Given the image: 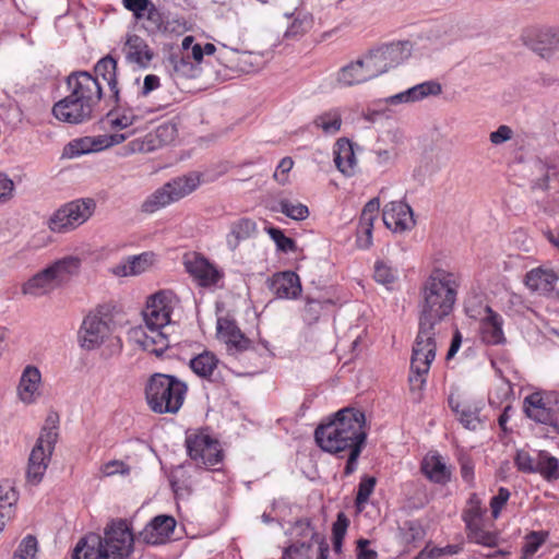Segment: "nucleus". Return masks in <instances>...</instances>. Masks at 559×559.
<instances>
[{
	"instance_id": "1",
	"label": "nucleus",
	"mask_w": 559,
	"mask_h": 559,
	"mask_svg": "<svg viewBox=\"0 0 559 559\" xmlns=\"http://www.w3.org/2000/svg\"><path fill=\"white\" fill-rule=\"evenodd\" d=\"M365 413L345 407L333 414L328 423L320 424L314 430L317 444L332 454L348 451L344 467V476L352 475L357 469V461L367 440Z\"/></svg>"
},
{
	"instance_id": "2",
	"label": "nucleus",
	"mask_w": 559,
	"mask_h": 559,
	"mask_svg": "<svg viewBox=\"0 0 559 559\" xmlns=\"http://www.w3.org/2000/svg\"><path fill=\"white\" fill-rule=\"evenodd\" d=\"M460 283L457 277L436 267L419 289L417 337L436 341L439 326L450 316L456 301Z\"/></svg>"
},
{
	"instance_id": "3",
	"label": "nucleus",
	"mask_w": 559,
	"mask_h": 559,
	"mask_svg": "<svg viewBox=\"0 0 559 559\" xmlns=\"http://www.w3.org/2000/svg\"><path fill=\"white\" fill-rule=\"evenodd\" d=\"M67 88L92 111L104 97L117 102L119 95L117 61L106 56L95 64L94 74L86 71L71 73L67 79Z\"/></svg>"
},
{
	"instance_id": "4",
	"label": "nucleus",
	"mask_w": 559,
	"mask_h": 559,
	"mask_svg": "<svg viewBox=\"0 0 559 559\" xmlns=\"http://www.w3.org/2000/svg\"><path fill=\"white\" fill-rule=\"evenodd\" d=\"M135 537L126 520H114L104 530V537L91 535L80 539L72 559H124L134 546Z\"/></svg>"
},
{
	"instance_id": "5",
	"label": "nucleus",
	"mask_w": 559,
	"mask_h": 559,
	"mask_svg": "<svg viewBox=\"0 0 559 559\" xmlns=\"http://www.w3.org/2000/svg\"><path fill=\"white\" fill-rule=\"evenodd\" d=\"M186 392L185 382L164 373L152 374L145 386L147 403L158 414H176L183 404Z\"/></svg>"
},
{
	"instance_id": "6",
	"label": "nucleus",
	"mask_w": 559,
	"mask_h": 559,
	"mask_svg": "<svg viewBox=\"0 0 559 559\" xmlns=\"http://www.w3.org/2000/svg\"><path fill=\"white\" fill-rule=\"evenodd\" d=\"M200 183L201 174L197 171L176 177L150 194L141 204V211L145 214H153L189 195L198 189Z\"/></svg>"
},
{
	"instance_id": "7",
	"label": "nucleus",
	"mask_w": 559,
	"mask_h": 559,
	"mask_svg": "<svg viewBox=\"0 0 559 559\" xmlns=\"http://www.w3.org/2000/svg\"><path fill=\"white\" fill-rule=\"evenodd\" d=\"M96 202L92 198L78 199L60 206L49 217L47 225L52 233H68L84 224L94 213Z\"/></svg>"
},
{
	"instance_id": "8",
	"label": "nucleus",
	"mask_w": 559,
	"mask_h": 559,
	"mask_svg": "<svg viewBox=\"0 0 559 559\" xmlns=\"http://www.w3.org/2000/svg\"><path fill=\"white\" fill-rule=\"evenodd\" d=\"M186 448L189 457L197 466L211 469L222 463L224 452L217 439L204 431H198L186 437Z\"/></svg>"
},
{
	"instance_id": "9",
	"label": "nucleus",
	"mask_w": 559,
	"mask_h": 559,
	"mask_svg": "<svg viewBox=\"0 0 559 559\" xmlns=\"http://www.w3.org/2000/svg\"><path fill=\"white\" fill-rule=\"evenodd\" d=\"M409 55L407 41H393L374 47L364 58L374 78L402 63Z\"/></svg>"
},
{
	"instance_id": "10",
	"label": "nucleus",
	"mask_w": 559,
	"mask_h": 559,
	"mask_svg": "<svg viewBox=\"0 0 559 559\" xmlns=\"http://www.w3.org/2000/svg\"><path fill=\"white\" fill-rule=\"evenodd\" d=\"M436 341H425L416 336L413 345L411 374L408 378L412 390H420L424 386L426 382L425 377L436 357Z\"/></svg>"
},
{
	"instance_id": "11",
	"label": "nucleus",
	"mask_w": 559,
	"mask_h": 559,
	"mask_svg": "<svg viewBox=\"0 0 559 559\" xmlns=\"http://www.w3.org/2000/svg\"><path fill=\"white\" fill-rule=\"evenodd\" d=\"M121 3L148 35L167 29L163 12L151 0H121Z\"/></svg>"
},
{
	"instance_id": "12",
	"label": "nucleus",
	"mask_w": 559,
	"mask_h": 559,
	"mask_svg": "<svg viewBox=\"0 0 559 559\" xmlns=\"http://www.w3.org/2000/svg\"><path fill=\"white\" fill-rule=\"evenodd\" d=\"M112 320L107 314L90 313L80 330V344L87 350L100 346L111 333Z\"/></svg>"
},
{
	"instance_id": "13",
	"label": "nucleus",
	"mask_w": 559,
	"mask_h": 559,
	"mask_svg": "<svg viewBox=\"0 0 559 559\" xmlns=\"http://www.w3.org/2000/svg\"><path fill=\"white\" fill-rule=\"evenodd\" d=\"M524 169L528 173L532 190L547 191L558 188L556 182L559 181V171L555 162H544L535 157L528 160Z\"/></svg>"
},
{
	"instance_id": "14",
	"label": "nucleus",
	"mask_w": 559,
	"mask_h": 559,
	"mask_svg": "<svg viewBox=\"0 0 559 559\" xmlns=\"http://www.w3.org/2000/svg\"><path fill=\"white\" fill-rule=\"evenodd\" d=\"M183 265L186 271L202 287L214 286L223 278V273L199 253L186 254Z\"/></svg>"
},
{
	"instance_id": "15",
	"label": "nucleus",
	"mask_w": 559,
	"mask_h": 559,
	"mask_svg": "<svg viewBox=\"0 0 559 559\" xmlns=\"http://www.w3.org/2000/svg\"><path fill=\"white\" fill-rule=\"evenodd\" d=\"M171 293L159 290L152 295L145 310L143 311L145 328H164L170 321Z\"/></svg>"
},
{
	"instance_id": "16",
	"label": "nucleus",
	"mask_w": 559,
	"mask_h": 559,
	"mask_svg": "<svg viewBox=\"0 0 559 559\" xmlns=\"http://www.w3.org/2000/svg\"><path fill=\"white\" fill-rule=\"evenodd\" d=\"M79 97H73L72 93L57 102L52 107L53 116L63 122L82 123L92 118L93 111L84 105Z\"/></svg>"
},
{
	"instance_id": "17",
	"label": "nucleus",
	"mask_w": 559,
	"mask_h": 559,
	"mask_svg": "<svg viewBox=\"0 0 559 559\" xmlns=\"http://www.w3.org/2000/svg\"><path fill=\"white\" fill-rule=\"evenodd\" d=\"M412 207L401 201H392L384 205L382 219L384 225L394 233H403L415 226Z\"/></svg>"
},
{
	"instance_id": "18",
	"label": "nucleus",
	"mask_w": 559,
	"mask_h": 559,
	"mask_svg": "<svg viewBox=\"0 0 559 559\" xmlns=\"http://www.w3.org/2000/svg\"><path fill=\"white\" fill-rule=\"evenodd\" d=\"M176 527V520L171 515L160 514L153 518L139 533L138 540L146 545L164 544L170 538Z\"/></svg>"
},
{
	"instance_id": "19",
	"label": "nucleus",
	"mask_w": 559,
	"mask_h": 559,
	"mask_svg": "<svg viewBox=\"0 0 559 559\" xmlns=\"http://www.w3.org/2000/svg\"><path fill=\"white\" fill-rule=\"evenodd\" d=\"M217 332L225 340L227 350L231 355H238L251 347V341L241 332L233 320L218 319Z\"/></svg>"
},
{
	"instance_id": "20",
	"label": "nucleus",
	"mask_w": 559,
	"mask_h": 559,
	"mask_svg": "<svg viewBox=\"0 0 559 559\" xmlns=\"http://www.w3.org/2000/svg\"><path fill=\"white\" fill-rule=\"evenodd\" d=\"M269 287L277 298L296 299L302 292L300 278L293 271L274 274Z\"/></svg>"
},
{
	"instance_id": "21",
	"label": "nucleus",
	"mask_w": 559,
	"mask_h": 559,
	"mask_svg": "<svg viewBox=\"0 0 559 559\" xmlns=\"http://www.w3.org/2000/svg\"><path fill=\"white\" fill-rule=\"evenodd\" d=\"M374 79L364 56L342 67L336 74V81L341 86L362 84Z\"/></svg>"
},
{
	"instance_id": "22",
	"label": "nucleus",
	"mask_w": 559,
	"mask_h": 559,
	"mask_svg": "<svg viewBox=\"0 0 559 559\" xmlns=\"http://www.w3.org/2000/svg\"><path fill=\"white\" fill-rule=\"evenodd\" d=\"M40 383L41 374L38 368L32 365L26 366L17 386L19 399L26 405L35 403L40 395Z\"/></svg>"
},
{
	"instance_id": "23",
	"label": "nucleus",
	"mask_w": 559,
	"mask_h": 559,
	"mask_svg": "<svg viewBox=\"0 0 559 559\" xmlns=\"http://www.w3.org/2000/svg\"><path fill=\"white\" fill-rule=\"evenodd\" d=\"M219 360L212 352L204 350L189 361L191 370L200 378L221 384L223 378L217 372Z\"/></svg>"
},
{
	"instance_id": "24",
	"label": "nucleus",
	"mask_w": 559,
	"mask_h": 559,
	"mask_svg": "<svg viewBox=\"0 0 559 559\" xmlns=\"http://www.w3.org/2000/svg\"><path fill=\"white\" fill-rule=\"evenodd\" d=\"M123 52L128 62L141 68L148 67L153 58V51L146 41L135 34L128 36L123 47Z\"/></svg>"
},
{
	"instance_id": "25",
	"label": "nucleus",
	"mask_w": 559,
	"mask_h": 559,
	"mask_svg": "<svg viewBox=\"0 0 559 559\" xmlns=\"http://www.w3.org/2000/svg\"><path fill=\"white\" fill-rule=\"evenodd\" d=\"M487 316L481 320L480 335L484 343L499 345L506 342L502 331V318L489 306L486 307Z\"/></svg>"
},
{
	"instance_id": "26",
	"label": "nucleus",
	"mask_w": 559,
	"mask_h": 559,
	"mask_svg": "<svg viewBox=\"0 0 559 559\" xmlns=\"http://www.w3.org/2000/svg\"><path fill=\"white\" fill-rule=\"evenodd\" d=\"M50 457L51 454H49V451H47L46 448L35 444L28 457L26 472L27 483L36 486L41 481Z\"/></svg>"
},
{
	"instance_id": "27",
	"label": "nucleus",
	"mask_w": 559,
	"mask_h": 559,
	"mask_svg": "<svg viewBox=\"0 0 559 559\" xmlns=\"http://www.w3.org/2000/svg\"><path fill=\"white\" fill-rule=\"evenodd\" d=\"M355 142H335L334 163L345 176H354L357 169Z\"/></svg>"
},
{
	"instance_id": "28",
	"label": "nucleus",
	"mask_w": 559,
	"mask_h": 559,
	"mask_svg": "<svg viewBox=\"0 0 559 559\" xmlns=\"http://www.w3.org/2000/svg\"><path fill=\"white\" fill-rule=\"evenodd\" d=\"M81 264L82 261L79 257L68 255L55 261L47 267L51 272L50 274L59 287L68 283L72 276L79 273Z\"/></svg>"
},
{
	"instance_id": "29",
	"label": "nucleus",
	"mask_w": 559,
	"mask_h": 559,
	"mask_svg": "<svg viewBox=\"0 0 559 559\" xmlns=\"http://www.w3.org/2000/svg\"><path fill=\"white\" fill-rule=\"evenodd\" d=\"M441 93V85L433 81L417 84L405 92L391 96V104L417 102L429 95H438Z\"/></svg>"
},
{
	"instance_id": "30",
	"label": "nucleus",
	"mask_w": 559,
	"mask_h": 559,
	"mask_svg": "<svg viewBox=\"0 0 559 559\" xmlns=\"http://www.w3.org/2000/svg\"><path fill=\"white\" fill-rule=\"evenodd\" d=\"M554 407H547L540 393L535 392L524 399V413L536 423H551Z\"/></svg>"
},
{
	"instance_id": "31",
	"label": "nucleus",
	"mask_w": 559,
	"mask_h": 559,
	"mask_svg": "<svg viewBox=\"0 0 559 559\" xmlns=\"http://www.w3.org/2000/svg\"><path fill=\"white\" fill-rule=\"evenodd\" d=\"M50 273L48 267H46L35 274L23 285L22 293L38 297L52 292L58 286Z\"/></svg>"
},
{
	"instance_id": "32",
	"label": "nucleus",
	"mask_w": 559,
	"mask_h": 559,
	"mask_svg": "<svg viewBox=\"0 0 559 559\" xmlns=\"http://www.w3.org/2000/svg\"><path fill=\"white\" fill-rule=\"evenodd\" d=\"M558 280L554 271L534 269L525 276L526 286L540 294H547L555 289V283Z\"/></svg>"
},
{
	"instance_id": "33",
	"label": "nucleus",
	"mask_w": 559,
	"mask_h": 559,
	"mask_svg": "<svg viewBox=\"0 0 559 559\" xmlns=\"http://www.w3.org/2000/svg\"><path fill=\"white\" fill-rule=\"evenodd\" d=\"M255 229L257 225L250 218L243 217L234 222L226 239L228 248L235 250L241 241L250 238L255 233Z\"/></svg>"
},
{
	"instance_id": "34",
	"label": "nucleus",
	"mask_w": 559,
	"mask_h": 559,
	"mask_svg": "<svg viewBox=\"0 0 559 559\" xmlns=\"http://www.w3.org/2000/svg\"><path fill=\"white\" fill-rule=\"evenodd\" d=\"M531 48L543 58H548L559 47V37L554 32L538 31L531 39Z\"/></svg>"
},
{
	"instance_id": "35",
	"label": "nucleus",
	"mask_w": 559,
	"mask_h": 559,
	"mask_svg": "<svg viewBox=\"0 0 559 559\" xmlns=\"http://www.w3.org/2000/svg\"><path fill=\"white\" fill-rule=\"evenodd\" d=\"M147 332H142L143 338L139 343L145 350H148L156 356H162L168 348L169 342L167 336L163 333V328H146Z\"/></svg>"
},
{
	"instance_id": "36",
	"label": "nucleus",
	"mask_w": 559,
	"mask_h": 559,
	"mask_svg": "<svg viewBox=\"0 0 559 559\" xmlns=\"http://www.w3.org/2000/svg\"><path fill=\"white\" fill-rule=\"evenodd\" d=\"M421 471L433 483L443 485L450 480L451 473L440 456L426 457Z\"/></svg>"
},
{
	"instance_id": "37",
	"label": "nucleus",
	"mask_w": 559,
	"mask_h": 559,
	"mask_svg": "<svg viewBox=\"0 0 559 559\" xmlns=\"http://www.w3.org/2000/svg\"><path fill=\"white\" fill-rule=\"evenodd\" d=\"M120 142H69L62 152V157L73 158L83 154L105 151Z\"/></svg>"
},
{
	"instance_id": "38",
	"label": "nucleus",
	"mask_w": 559,
	"mask_h": 559,
	"mask_svg": "<svg viewBox=\"0 0 559 559\" xmlns=\"http://www.w3.org/2000/svg\"><path fill=\"white\" fill-rule=\"evenodd\" d=\"M535 474H539L548 481L559 479V460L547 451H537Z\"/></svg>"
},
{
	"instance_id": "39",
	"label": "nucleus",
	"mask_w": 559,
	"mask_h": 559,
	"mask_svg": "<svg viewBox=\"0 0 559 559\" xmlns=\"http://www.w3.org/2000/svg\"><path fill=\"white\" fill-rule=\"evenodd\" d=\"M314 128L321 130L325 135H333L342 127V114L337 108H331L318 115L313 119Z\"/></svg>"
},
{
	"instance_id": "40",
	"label": "nucleus",
	"mask_w": 559,
	"mask_h": 559,
	"mask_svg": "<svg viewBox=\"0 0 559 559\" xmlns=\"http://www.w3.org/2000/svg\"><path fill=\"white\" fill-rule=\"evenodd\" d=\"M152 259L153 254L147 252L130 257L127 264L117 266L116 274L122 276L141 274L152 264Z\"/></svg>"
},
{
	"instance_id": "41",
	"label": "nucleus",
	"mask_w": 559,
	"mask_h": 559,
	"mask_svg": "<svg viewBox=\"0 0 559 559\" xmlns=\"http://www.w3.org/2000/svg\"><path fill=\"white\" fill-rule=\"evenodd\" d=\"M272 211L281 212L294 221H305L309 216V209L300 202H292L288 199H281Z\"/></svg>"
},
{
	"instance_id": "42",
	"label": "nucleus",
	"mask_w": 559,
	"mask_h": 559,
	"mask_svg": "<svg viewBox=\"0 0 559 559\" xmlns=\"http://www.w3.org/2000/svg\"><path fill=\"white\" fill-rule=\"evenodd\" d=\"M467 537L471 542L487 547H495L498 545L499 536L497 533L488 532L483 528V523H476L466 526Z\"/></svg>"
},
{
	"instance_id": "43",
	"label": "nucleus",
	"mask_w": 559,
	"mask_h": 559,
	"mask_svg": "<svg viewBox=\"0 0 559 559\" xmlns=\"http://www.w3.org/2000/svg\"><path fill=\"white\" fill-rule=\"evenodd\" d=\"M467 504L468 507L464 510L462 515L465 525L483 523V515L485 514L486 509H483L479 497L476 493H472Z\"/></svg>"
},
{
	"instance_id": "44",
	"label": "nucleus",
	"mask_w": 559,
	"mask_h": 559,
	"mask_svg": "<svg viewBox=\"0 0 559 559\" xmlns=\"http://www.w3.org/2000/svg\"><path fill=\"white\" fill-rule=\"evenodd\" d=\"M549 533L546 531H538V532H531L525 536L523 546H522V554L523 558L527 559L532 557L539 547L546 542L548 538Z\"/></svg>"
},
{
	"instance_id": "45",
	"label": "nucleus",
	"mask_w": 559,
	"mask_h": 559,
	"mask_svg": "<svg viewBox=\"0 0 559 559\" xmlns=\"http://www.w3.org/2000/svg\"><path fill=\"white\" fill-rule=\"evenodd\" d=\"M377 484V479L373 476L365 475L359 485L358 491L355 498V504L360 511L362 506L369 500V497L374 490V486Z\"/></svg>"
},
{
	"instance_id": "46",
	"label": "nucleus",
	"mask_w": 559,
	"mask_h": 559,
	"mask_svg": "<svg viewBox=\"0 0 559 559\" xmlns=\"http://www.w3.org/2000/svg\"><path fill=\"white\" fill-rule=\"evenodd\" d=\"M271 239L275 242L277 249L282 252H294L297 250V245L293 238L285 236L283 230L275 227H269L266 229Z\"/></svg>"
},
{
	"instance_id": "47",
	"label": "nucleus",
	"mask_w": 559,
	"mask_h": 559,
	"mask_svg": "<svg viewBox=\"0 0 559 559\" xmlns=\"http://www.w3.org/2000/svg\"><path fill=\"white\" fill-rule=\"evenodd\" d=\"M324 304L330 305L332 302L329 299L321 301V300H318V299L307 296L306 297V306L304 309V320L308 324L316 323L321 316V311L323 309Z\"/></svg>"
},
{
	"instance_id": "48",
	"label": "nucleus",
	"mask_w": 559,
	"mask_h": 559,
	"mask_svg": "<svg viewBox=\"0 0 559 559\" xmlns=\"http://www.w3.org/2000/svg\"><path fill=\"white\" fill-rule=\"evenodd\" d=\"M401 535L406 544H412L425 537V530L418 521H406L401 527Z\"/></svg>"
},
{
	"instance_id": "49",
	"label": "nucleus",
	"mask_w": 559,
	"mask_h": 559,
	"mask_svg": "<svg viewBox=\"0 0 559 559\" xmlns=\"http://www.w3.org/2000/svg\"><path fill=\"white\" fill-rule=\"evenodd\" d=\"M379 209L380 201L378 198L368 201L361 211L358 228L373 227V222L378 216Z\"/></svg>"
},
{
	"instance_id": "50",
	"label": "nucleus",
	"mask_w": 559,
	"mask_h": 559,
	"mask_svg": "<svg viewBox=\"0 0 559 559\" xmlns=\"http://www.w3.org/2000/svg\"><path fill=\"white\" fill-rule=\"evenodd\" d=\"M37 550L36 537L34 535H27L20 543L12 559H35Z\"/></svg>"
},
{
	"instance_id": "51",
	"label": "nucleus",
	"mask_w": 559,
	"mask_h": 559,
	"mask_svg": "<svg viewBox=\"0 0 559 559\" xmlns=\"http://www.w3.org/2000/svg\"><path fill=\"white\" fill-rule=\"evenodd\" d=\"M514 464L516 468L526 474H535L536 472V456H532L525 450H518L514 456Z\"/></svg>"
},
{
	"instance_id": "52",
	"label": "nucleus",
	"mask_w": 559,
	"mask_h": 559,
	"mask_svg": "<svg viewBox=\"0 0 559 559\" xmlns=\"http://www.w3.org/2000/svg\"><path fill=\"white\" fill-rule=\"evenodd\" d=\"M374 280L383 285L392 284L396 276L395 272L383 261H377L374 264Z\"/></svg>"
},
{
	"instance_id": "53",
	"label": "nucleus",
	"mask_w": 559,
	"mask_h": 559,
	"mask_svg": "<svg viewBox=\"0 0 559 559\" xmlns=\"http://www.w3.org/2000/svg\"><path fill=\"white\" fill-rule=\"evenodd\" d=\"M154 142H129L118 152L119 155L127 156L133 153H150L160 147L162 142L153 144Z\"/></svg>"
},
{
	"instance_id": "54",
	"label": "nucleus",
	"mask_w": 559,
	"mask_h": 559,
	"mask_svg": "<svg viewBox=\"0 0 559 559\" xmlns=\"http://www.w3.org/2000/svg\"><path fill=\"white\" fill-rule=\"evenodd\" d=\"M510 498L509 489L500 487L498 493L490 500L491 515L493 519H498L502 508L506 506Z\"/></svg>"
},
{
	"instance_id": "55",
	"label": "nucleus",
	"mask_w": 559,
	"mask_h": 559,
	"mask_svg": "<svg viewBox=\"0 0 559 559\" xmlns=\"http://www.w3.org/2000/svg\"><path fill=\"white\" fill-rule=\"evenodd\" d=\"M58 437V430L41 428L40 436L37 439L36 444L46 448V450L49 451V454H52Z\"/></svg>"
},
{
	"instance_id": "56",
	"label": "nucleus",
	"mask_w": 559,
	"mask_h": 559,
	"mask_svg": "<svg viewBox=\"0 0 559 559\" xmlns=\"http://www.w3.org/2000/svg\"><path fill=\"white\" fill-rule=\"evenodd\" d=\"M460 423L469 430H475L479 419L476 411H472L471 407H463L457 414Z\"/></svg>"
},
{
	"instance_id": "57",
	"label": "nucleus",
	"mask_w": 559,
	"mask_h": 559,
	"mask_svg": "<svg viewBox=\"0 0 559 559\" xmlns=\"http://www.w3.org/2000/svg\"><path fill=\"white\" fill-rule=\"evenodd\" d=\"M293 165H294V162L290 157H284L280 162V164L274 173V179L283 186L286 185L288 182L287 174L292 169Z\"/></svg>"
},
{
	"instance_id": "58",
	"label": "nucleus",
	"mask_w": 559,
	"mask_h": 559,
	"mask_svg": "<svg viewBox=\"0 0 559 559\" xmlns=\"http://www.w3.org/2000/svg\"><path fill=\"white\" fill-rule=\"evenodd\" d=\"M349 519L344 512H338L336 521L332 525L333 538H344L349 526Z\"/></svg>"
},
{
	"instance_id": "59",
	"label": "nucleus",
	"mask_w": 559,
	"mask_h": 559,
	"mask_svg": "<svg viewBox=\"0 0 559 559\" xmlns=\"http://www.w3.org/2000/svg\"><path fill=\"white\" fill-rule=\"evenodd\" d=\"M16 500L17 493L12 487L0 485V506H8V509H5L8 514H10Z\"/></svg>"
},
{
	"instance_id": "60",
	"label": "nucleus",
	"mask_w": 559,
	"mask_h": 559,
	"mask_svg": "<svg viewBox=\"0 0 559 559\" xmlns=\"http://www.w3.org/2000/svg\"><path fill=\"white\" fill-rule=\"evenodd\" d=\"M373 153L376 155V162L378 164L390 163L397 156V152L393 145H390L384 148H377L373 151Z\"/></svg>"
},
{
	"instance_id": "61",
	"label": "nucleus",
	"mask_w": 559,
	"mask_h": 559,
	"mask_svg": "<svg viewBox=\"0 0 559 559\" xmlns=\"http://www.w3.org/2000/svg\"><path fill=\"white\" fill-rule=\"evenodd\" d=\"M370 542L365 538L357 540V559H377L378 554L373 549H369Z\"/></svg>"
},
{
	"instance_id": "62",
	"label": "nucleus",
	"mask_w": 559,
	"mask_h": 559,
	"mask_svg": "<svg viewBox=\"0 0 559 559\" xmlns=\"http://www.w3.org/2000/svg\"><path fill=\"white\" fill-rule=\"evenodd\" d=\"M373 227L357 228V246L360 249H368L372 243Z\"/></svg>"
},
{
	"instance_id": "63",
	"label": "nucleus",
	"mask_w": 559,
	"mask_h": 559,
	"mask_svg": "<svg viewBox=\"0 0 559 559\" xmlns=\"http://www.w3.org/2000/svg\"><path fill=\"white\" fill-rule=\"evenodd\" d=\"M130 471L129 466H127L121 461H110L104 465L103 472L105 475L110 476L117 473L128 474Z\"/></svg>"
},
{
	"instance_id": "64",
	"label": "nucleus",
	"mask_w": 559,
	"mask_h": 559,
	"mask_svg": "<svg viewBox=\"0 0 559 559\" xmlns=\"http://www.w3.org/2000/svg\"><path fill=\"white\" fill-rule=\"evenodd\" d=\"M13 187V181L7 175L0 174V201L11 197Z\"/></svg>"
}]
</instances>
